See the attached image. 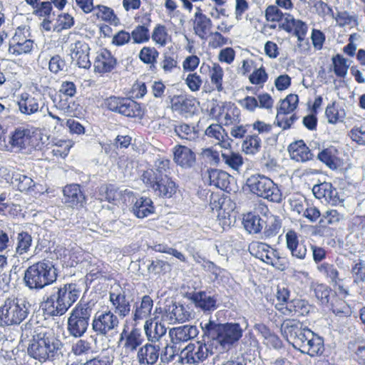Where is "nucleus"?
Wrapping results in <instances>:
<instances>
[{
  "label": "nucleus",
  "mask_w": 365,
  "mask_h": 365,
  "mask_svg": "<svg viewBox=\"0 0 365 365\" xmlns=\"http://www.w3.org/2000/svg\"><path fill=\"white\" fill-rule=\"evenodd\" d=\"M246 185L252 194L272 202L282 200V192L277 184L263 175H252L247 178Z\"/></svg>",
  "instance_id": "0eeeda50"
},
{
  "label": "nucleus",
  "mask_w": 365,
  "mask_h": 365,
  "mask_svg": "<svg viewBox=\"0 0 365 365\" xmlns=\"http://www.w3.org/2000/svg\"><path fill=\"white\" fill-rule=\"evenodd\" d=\"M298 345V349L304 354H307L310 356H316L320 355L324 351V341L322 338L319 336L315 333L311 336V338L307 341L304 345L298 340L297 342Z\"/></svg>",
  "instance_id": "72a5a7b5"
},
{
  "label": "nucleus",
  "mask_w": 365,
  "mask_h": 365,
  "mask_svg": "<svg viewBox=\"0 0 365 365\" xmlns=\"http://www.w3.org/2000/svg\"><path fill=\"white\" fill-rule=\"evenodd\" d=\"M318 272L333 286L335 291L344 298L349 295V286L344 278L340 277L336 267L328 262H323L317 265Z\"/></svg>",
  "instance_id": "4468645a"
},
{
  "label": "nucleus",
  "mask_w": 365,
  "mask_h": 365,
  "mask_svg": "<svg viewBox=\"0 0 365 365\" xmlns=\"http://www.w3.org/2000/svg\"><path fill=\"white\" fill-rule=\"evenodd\" d=\"M204 332L223 349H230L243 335V329L239 323H216L210 320L202 327Z\"/></svg>",
  "instance_id": "39448f33"
},
{
  "label": "nucleus",
  "mask_w": 365,
  "mask_h": 365,
  "mask_svg": "<svg viewBox=\"0 0 365 365\" xmlns=\"http://www.w3.org/2000/svg\"><path fill=\"white\" fill-rule=\"evenodd\" d=\"M32 237L26 231H21L16 237V254L21 256L26 254L32 245Z\"/></svg>",
  "instance_id": "5fc2aeb1"
},
{
  "label": "nucleus",
  "mask_w": 365,
  "mask_h": 365,
  "mask_svg": "<svg viewBox=\"0 0 365 365\" xmlns=\"http://www.w3.org/2000/svg\"><path fill=\"white\" fill-rule=\"evenodd\" d=\"M154 302L149 295L143 296L133 306V320L138 322L140 320L147 319L151 315Z\"/></svg>",
  "instance_id": "c85d7f7f"
},
{
  "label": "nucleus",
  "mask_w": 365,
  "mask_h": 365,
  "mask_svg": "<svg viewBox=\"0 0 365 365\" xmlns=\"http://www.w3.org/2000/svg\"><path fill=\"white\" fill-rule=\"evenodd\" d=\"M240 113V110L234 103L226 104L223 107V124L225 126L237 125L241 120Z\"/></svg>",
  "instance_id": "c03bdc74"
},
{
  "label": "nucleus",
  "mask_w": 365,
  "mask_h": 365,
  "mask_svg": "<svg viewBox=\"0 0 365 365\" xmlns=\"http://www.w3.org/2000/svg\"><path fill=\"white\" fill-rule=\"evenodd\" d=\"M34 41L25 28L19 26L9 42L8 52L14 56L31 54L34 48Z\"/></svg>",
  "instance_id": "9b49d317"
},
{
  "label": "nucleus",
  "mask_w": 365,
  "mask_h": 365,
  "mask_svg": "<svg viewBox=\"0 0 365 365\" xmlns=\"http://www.w3.org/2000/svg\"><path fill=\"white\" fill-rule=\"evenodd\" d=\"M205 135L210 138H214L220 147L228 149L231 148L230 138L223 127L217 123H212L205 130Z\"/></svg>",
  "instance_id": "473e14b6"
},
{
  "label": "nucleus",
  "mask_w": 365,
  "mask_h": 365,
  "mask_svg": "<svg viewBox=\"0 0 365 365\" xmlns=\"http://www.w3.org/2000/svg\"><path fill=\"white\" fill-rule=\"evenodd\" d=\"M98 199L101 202H108L113 205H117L120 202L127 205V200L134 198V192L133 191L125 190H120L119 187L110 183H105L98 187Z\"/></svg>",
  "instance_id": "2eb2a0df"
},
{
  "label": "nucleus",
  "mask_w": 365,
  "mask_h": 365,
  "mask_svg": "<svg viewBox=\"0 0 365 365\" xmlns=\"http://www.w3.org/2000/svg\"><path fill=\"white\" fill-rule=\"evenodd\" d=\"M29 307V303L25 299L15 297L6 298L0 307V325H19L28 317Z\"/></svg>",
  "instance_id": "423d86ee"
},
{
  "label": "nucleus",
  "mask_w": 365,
  "mask_h": 365,
  "mask_svg": "<svg viewBox=\"0 0 365 365\" xmlns=\"http://www.w3.org/2000/svg\"><path fill=\"white\" fill-rule=\"evenodd\" d=\"M299 96L297 94H288L284 99L279 101V105L277 108V110L288 113L290 114L295 113L294 110L298 107Z\"/></svg>",
  "instance_id": "13d9d810"
},
{
  "label": "nucleus",
  "mask_w": 365,
  "mask_h": 365,
  "mask_svg": "<svg viewBox=\"0 0 365 365\" xmlns=\"http://www.w3.org/2000/svg\"><path fill=\"white\" fill-rule=\"evenodd\" d=\"M297 119L298 115L297 113L290 114L277 110L274 124L283 130H286L290 129Z\"/></svg>",
  "instance_id": "6e6d98bb"
},
{
  "label": "nucleus",
  "mask_w": 365,
  "mask_h": 365,
  "mask_svg": "<svg viewBox=\"0 0 365 365\" xmlns=\"http://www.w3.org/2000/svg\"><path fill=\"white\" fill-rule=\"evenodd\" d=\"M63 344L54 331L48 328L35 331L28 347L29 354L43 363L53 361L59 355Z\"/></svg>",
  "instance_id": "f03ea898"
},
{
  "label": "nucleus",
  "mask_w": 365,
  "mask_h": 365,
  "mask_svg": "<svg viewBox=\"0 0 365 365\" xmlns=\"http://www.w3.org/2000/svg\"><path fill=\"white\" fill-rule=\"evenodd\" d=\"M255 329L257 330L262 336L267 340V344H272L277 348L281 346V341L279 337L272 334L270 329L264 324H260L255 325Z\"/></svg>",
  "instance_id": "338daca9"
},
{
  "label": "nucleus",
  "mask_w": 365,
  "mask_h": 365,
  "mask_svg": "<svg viewBox=\"0 0 365 365\" xmlns=\"http://www.w3.org/2000/svg\"><path fill=\"white\" fill-rule=\"evenodd\" d=\"M25 1L32 8V14L39 19L51 17L53 11L51 2L48 1L40 2V0H25Z\"/></svg>",
  "instance_id": "79ce46f5"
},
{
  "label": "nucleus",
  "mask_w": 365,
  "mask_h": 365,
  "mask_svg": "<svg viewBox=\"0 0 365 365\" xmlns=\"http://www.w3.org/2000/svg\"><path fill=\"white\" fill-rule=\"evenodd\" d=\"M314 292L316 297L322 304H329V296L331 293V288L325 284H317L314 286Z\"/></svg>",
  "instance_id": "774afa93"
},
{
  "label": "nucleus",
  "mask_w": 365,
  "mask_h": 365,
  "mask_svg": "<svg viewBox=\"0 0 365 365\" xmlns=\"http://www.w3.org/2000/svg\"><path fill=\"white\" fill-rule=\"evenodd\" d=\"M40 101V98L23 92L18 96L17 106L22 114L31 115L39 111Z\"/></svg>",
  "instance_id": "cd10ccee"
},
{
  "label": "nucleus",
  "mask_w": 365,
  "mask_h": 365,
  "mask_svg": "<svg viewBox=\"0 0 365 365\" xmlns=\"http://www.w3.org/2000/svg\"><path fill=\"white\" fill-rule=\"evenodd\" d=\"M62 193V202L67 207L79 210L86 204L87 197L80 184H67L63 187Z\"/></svg>",
  "instance_id": "dca6fc26"
},
{
  "label": "nucleus",
  "mask_w": 365,
  "mask_h": 365,
  "mask_svg": "<svg viewBox=\"0 0 365 365\" xmlns=\"http://www.w3.org/2000/svg\"><path fill=\"white\" fill-rule=\"evenodd\" d=\"M155 170L148 169L142 175V180L148 189L163 198H170L177 192L178 185L169 177L171 161L167 158H159L155 163Z\"/></svg>",
  "instance_id": "f257e3e1"
},
{
  "label": "nucleus",
  "mask_w": 365,
  "mask_h": 365,
  "mask_svg": "<svg viewBox=\"0 0 365 365\" xmlns=\"http://www.w3.org/2000/svg\"><path fill=\"white\" fill-rule=\"evenodd\" d=\"M159 55L160 53L156 48L145 46L139 51L138 58L144 64L149 65L152 68H155Z\"/></svg>",
  "instance_id": "8fccbe9b"
},
{
  "label": "nucleus",
  "mask_w": 365,
  "mask_h": 365,
  "mask_svg": "<svg viewBox=\"0 0 365 365\" xmlns=\"http://www.w3.org/2000/svg\"><path fill=\"white\" fill-rule=\"evenodd\" d=\"M105 106L108 110L128 118L142 120L145 113L143 104L130 98L111 96L105 100Z\"/></svg>",
  "instance_id": "1a4fd4ad"
},
{
  "label": "nucleus",
  "mask_w": 365,
  "mask_h": 365,
  "mask_svg": "<svg viewBox=\"0 0 365 365\" xmlns=\"http://www.w3.org/2000/svg\"><path fill=\"white\" fill-rule=\"evenodd\" d=\"M120 324L119 319L112 310L98 311L92 321L93 331L101 336H108L113 334Z\"/></svg>",
  "instance_id": "f8f14e48"
},
{
  "label": "nucleus",
  "mask_w": 365,
  "mask_h": 365,
  "mask_svg": "<svg viewBox=\"0 0 365 365\" xmlns=\"http://www.w3.org/2000/svg\"><path fill=\"white\" fill-rule=\"evenodd\" d=\"M210 185H213L222 190L229 188L230 175L225 171L215 168L208 169L207 171Z\"/></svg>",
  "instance_id": "c9c22d12"
},
{
  "label": "nucleus",
  "mask_w": 365,
  "mask_h": 365,
  "mask_svg": "<svg viewBox=\"0 0 365 365\" xmlns=\"http://www.w3.org/2000/svg\"><path fill=\"white\" fill-rule=\"evenodd\" d=\"M127 202H132L131 212L137 217L143 219L155 212V205L153 200L145 196L137 197L134 194V198L127 200Z\"/></svg>",
  "instance_id": "393cba45"
},
{
  "label": "nucleus",
  "mask_w": 365,
  "mask_h": 365,
  "mask_svg": "<svg viewBox=\"0 0 365 365\" xmlns=\"http://www.w3.org/2000/svg\"><path fill=\"white\" fill-rule=\"evenodd\" d=\"M151 22L150 15L148 14H144L141 21L142 24L137 25L130 33L133 43L141 44L150 41V26Z\"/></svg>",
  "instance_id": "c756f323"
},
{
  "label": "nucleus",
  "mask_w": 365,
  "mask_h": 365,
  "mask_svg": "<svg viewBox=\"0 0 365 365\" xmlns=\"http://www.w3.org/2000/svg\"><path fill=\"white\" fill-rule=\"evenodd\" d=\"M299 237L294 230H289L285 235L286 245L292 257L302 260L307 257V248L304 241H299Z\"/></svg>",
  "instance_id": "5701e85b"
},
{
  "label": "nucleus",
  "mask_w": 365,
  "mask_h": 365,
  "mask_svg": "<svg viewBox=\"0 0 365 365\" xmlns=\"http://www.w3.org/2000/svg\"><path fill=\"white\" fill-rule=\"evenodd\" d=\"M31 138L29 129L18 128L12 133L9 143L13 147L25 148L26 145L30 143Z\"/></svg>",
  "instance_id": "49530a36"
},
{
  "label": "nucleus",
  "mask_w": 365,
  "mask_h": 365,
  "mask_svg": "<svg viewBox=\"0 0 365 365\" xmlns=\"http://www.w3.org/2000/svg\"><path fill=\"white\" fill-rule=\"evenodd\" d=\"M192 299L196 307L204 311L215 310L217 308V300L214 297L209 296L205 292H200L193 295Z\"/></svg>",
  "instance_id": "de8ad7c7"
},
{
  "label": "nucleus",
  "mask_w": 365,
  "mask_h": 365,
  "mask_svg": "<svg viewBox=\"0 0 365 365\" xmlns=\"http://www.w3.org/2000/svg\"><path fill=\"white\" fill-rule=\"evenodd\" d=\"M224 71L219 63H214L210 69V81L215 89L221 92L223 91Z\"/></svg>",
  "instance_id": "bf43d9fd"
},
{
  "label": "nucleus",
  "mask_w": 365,
  "mask_h": 365,
  "mask_svg": "<svg viewBox=\"0 0 365 365\" xmlns=\"http://www.w3.org/2000/svg\"><path fill=\"white\" fill-rule=\"evenodd\" d=\"M244 227L250 233H259L263 228L262 220L259 215L248 212L243 217Z\"/></svg>",
  "instance_id": "864d4df0"
},
{
  "label": "nucleus",
  "mask_w": 365,
  "mask_h": 365,
  "mask_svg": "<svg viewBox=\"0 0 365 365\" xmlns=\"http://www.w3.org/2000/svg\"><path fill=\"white\" fill-rule=\"evenodd\" d=\"M197 100L187 93L173 95L170 98V108L182 116L192 115L197 110Z\"/></svg>",
  "instance_id": "f3484780"
},
{
  "label": "nucleus",
  "mask_w": 365,
  "mask_h": 365,
  "mask_svg": "<svg viewBox=\"0 0 365 365\" xmlns=\"http://www.w3.org/2000/svg\"><path fill=\"white\" fill-rule=\"evenodd\" d=\"M173 160L177 165L184 169L193 168L197 161L195 153L183 145H176L173 148Z\"/></svg>",
  "instance_id": "412c9836"
},
{
  "label": "nucleus",
  "mask_w": 365,
  "mask_h": 365,
  "mask_svg": "<svg viewBox=\"0 0 365 365\" xmlns=\"http://www.w3.org/2000/svg\"><path fill=\"white\" fill-rule=\"evenodd\" d=\"M291 15L290 14H284L277 6L269 5L264 11V17L267 22L270 23L269 25V29H276L277 24L279 25L281 21H284L286 16Z\"/></svg>",
  "instance_id": "ea45409f"
},
{
  "label": "nucleus",
  "mask_w": 365,
  "mask_h": 365,
  "mask_svg": "<svg viewBox=\"0 0 365 365\" xmlns=\"http://www.w3.org/2000/svg\"><path fill=\"white\" fill-rule=\"evenodd\" d=\"M57 278V269L52 262L44 259L27 267L24 282L29 289L39 291L53 284Z\"/></svg>",
  "instance_id": "20e7f679"
},
{
  "label": "nucleus",
  "mask_w": 365,
  "mask_h": 365,
  "mask_svg": "<svg viewBox=\"0 0 365 365\" xmlns=\"http://www.w3.org/2000/svg\"><path fill=\"white\" fill-rule=\"evenodd\" d=\"M109 302L113 312L118 318L128 317L131 311V301L125 290L120 289L109 292Z\"/></svg>",
  "instance_id": "6ab92c4d"
},
{
  "label": "nucleus",
  "mask_w": 365,
  "mask_h": 365,
  "mask_svg": "<svg viewBox=\"0 0 365 365\" xmlns=\"http://www.w3.org/2000/svg\"><path fill=\"white\" fill-rule=\"evenodd\" d=\"M269 75L266 71L265 67L261 65L260 67L256 68L248 76L249 81L251 84L263 87L264 83L267 81Z\"/></svg>",
  "instance_id": "e2e57ef3"
},
{
  "label": "nucleus",
  "mask_w": 365,
  "mask_h": 365,
  "mask_svg": "<svg viewBox=\"0 0 365 365\" xmlns=\"http://www.w3.org/2000/svg\"><path fill=\"white\" fill-rule=\"evenodd\" d=\"M194 15L193 30L195 34L202 40H207L212 26V20L207 17L200 6Z\"/></svg>",
  "instance_id": "a878e982"
},
{
  "label": "nucleus",
  "mask_w": 365,
  "mask_h": 365,
  "mask_svg": "<svg viewBox=\"0 0 365 365\" xmlns=\"http://www.w3.org/2000/svg\"><path fill=\"white\" fill-rule=\"evenodd\" d=\"M188 360L192 363H199L204 361L208 356V349L205 344L197 342L192 349L188 351Z\"/></svg>",
  "instance_id": "052dcab7"
},
{
  "label": "nucleus",
  "mask_w": 365,
  "mask_h": 365,
  "mask_svg": "<svg viewBox=\"0 0 365 365\" xmlns=\"http://www.w3.org/2000/svg\"><path fill=\"white\" fill-rule=\"evenodd\" d=\"M143 341L141 331L138 328H133L125 336L123 347L131 352L135 351Z\"/></svg>",
  "instance_id": "09e8293b"
},
{
  "label": "nucleus",
  "mask_w": 365,
  "mask_h": 365,
  "mask_svg": "<svg viewBox=\"0 0 365 365\" xmlns=\"http://www.w3.org/2000/svg\"><path fill=\"white\" fill-rule=\"evenodd\" d=\"M344 215L335 209H330L324 212L319 220V226L322 228H328L330 225H335L342 221Z\"/></svg>",
  "instance_id": "3c124183"
},
{
  "label": "nucleus",
  "mask_w": 365,
  "mask_h": 365,
  "mask_svg": "<svg viewBox=\"0 0 365 365\" xmlns=\"http://www.w3.org/2000/svg\"><path fill=\"white\" fill-rule=\"evenodd\" d=\"M160 356V347L150 343H147L140 347L137 353L139 365H154Z\"/></svg>",
  "instance_id": "7c9ffc66"
},
{
  "label": "nucleus",
  "mask_w": 365,
  "mask_h": 365,
  "mask_svg": "<svg viewBox=\"0 0 365 365\" xmlns=\"http://www.w3.org/2000/svg\"><path fill=\"white\" fill-rule=\"evenodd\" d=\"M288 152L291 159L298 163H306L312 160L314 155L303 140H295L288 146Z\"/></svg>",
  "instance_id": "bb28decb"
},
{
  "label": "nucleus",
  "mask_w": 365,
  "mask_h": 365,
  "mask_svg": "<svg viewBox=\"0 0 365 365\" xmlns=\"http://www.w3.org/2000/svg\"><path fill=\"white\" fill-rule=\"evenodd\" d=\"M317 159L331 170H336L342 165L339 151L334 146L323 148L317 155Z\"/></svg>",
  "instance_id": "2f4dec72"
},
{
  "label": "nucleus",
  "mask_w": 365,
  "mask_h": 365,
  "mask_svg": "<svg viewBox=\"0 0 365 365\" xmlns=\"http://www.w3.org/2000/svg\"><path fill=\"white\" fill-rule=\"evenodd\" d=\"M327 306L337 316H344L349 312V307L346 302L336 294L333 295L331 301Z\"/></svg>",
  "instance_id": "0e129e2a"
},
{
  "label": "nucleus",
  "mask_w": 365,
  "mask_h": 365,
  "mask_svg": "<svg viewBox=\"0 0 365 365\" xmlns=\"http://www.w3.org/2000/svg\"><path fill=\"white\" fill-rule=\"evenodd\" d=\"M279 29L292 34L299 42L304 40L308 31L307 24L300 19H294L292 14L286 16L285 21L279 25Z\"/></svg>",
  "instance_id": "4be33fe9"
},
{
  "label": "nucleus",
  "mask_w": 365,
  "mask_h": 365,
  "mask_svg": "<svg viewBox=\"0 0 365 365\" xmlns=\"http://www.w3.org/2000/svg\"><path fill=\"white\" fill-rule=\"evenodd\" d=\"M303 329L302 323L294 319H287L281 325L282 334L290 344L294 336L298 335Z\"/></svg>",
  "instance_id": "4c0bfd02"
},
{
  "label": "nucleus",
  "mask_w": 365,
  "mask_h": 365,
  "mask_svg": "<svg viewBox=\"0 0 365 365\" xmlns=\"http://www.w3.org/2000/svg\"><path fill=\"white\" fill-rule=\"evenodd\" d=\"M117 65V59L107 48H101L97 53L93 63L94 72L103 75L111 72Z\"/></svg>",
  "instance_id": "aec40b11"
},
{
  "label": "nucleus",
  "mask_w": 365,
  "mask_h": 365,
  "mask_svg": "<svg viewBox=\"0 0 365 365\" xmlns=\"http://www.w3.org/2000/svg\"><path fill=\"white\" fill-rule=\"evenodd\" d=\"M92 308L88 303L80 301L71 311L67 320V331L75 338H81L87 331Z\"/></svg>",
  "instance_id": "6e6552de"
},
{
  "label": "nucleus",
  "mask_w": 365,
  "mask_h": 365,
  "mask_svg": "<svg viewBox=\"0 0 365 365\" xmlns=\"http://www.w3.org/2000/svg\"><path fill=\"white\" fill-rule=\"evenodd\" d=\"M150 38L158 48L165 47L172 41V36L169 34L167 26L162 24H157L151 34Z\"/></svg>",
  "instance_id": "e433bc0d"
},
{
  "label": "nucleus",
  "mask_w": 365,
  "mask_h": 365,
  "mask_svg": "<svg viewBox=\"0 0 365 365\" xmlns=\"http://www.w3.org/2000/svg\"><path fill=\"white\" fill-rule=\"evenodd\" d=\"M325 117L329 123L336 125L344 121L346 111L336 101H334L327 105L325 109Z\"/></svg>",
  "instance_id": "58836bf2"
},
{
  "label": "nucleus",
  "mask_w": 365,
  "mask_h": 365,
  "mask_svg": "<svg viewBox=\"0 0 365 365\" xmlns=\"http://www.w3.org/2000/svg\"><path fill=\"white\" fill-rule=\"evenodd\" d=\"M222 162L225 165L234 171H239L244 164L242 155L232 150L222 152L221 154Z\"/></svg>",
  "instance_id": "37998d69"
},
{
  "label": "nucleus",
  "mask_w": 365,
  "mask_h": 365,
  "mask_svg": "<svg viewBox=\"0 0 365 365\" xmlns=\"http://www.w3.org/2000/svg\"><path fill=\"white\" fill-rule=\"evenodd\" d=\"M262 146V140L257 134L248 135L242 144V151L247 155L257 153Z\"/></svg>",
  "instance_id": "603ef678"
},
{
  "label": "nucleus",
  "mask_w": 365,
  "mask_h": 365,
  "mask_svg": "<svg viewBox=\"0 0 365 365\" xmlns=\"http://www.w3.org/2000/svg\"><path fill=\"white\" fill-rule=\"evenodd\" d=\"M312 192L316 198L324 200L331 206L343 205V199L336 187L331 182H324L314 185Z\"/></svg>",
  "instance_id": "a211bd4d"
},
{
  "label": "nucleus",
  "mask_w": 365,
  "mask_h": 365,
  "mask_svg": "<svg viewBox=\"0 0 365 365\" xmlns=\"http://www.w3.org/2000/svg\"><path fill=\"white\" fill-rule=\"evenodd\" d=\"M290 292L284 287L277 286L275 294L277 302L274 304L276 309L285 316H300L304 315L307 311L304 301L294 299L289 300Z\"/></svg>",
  "instance_id": "9d476101"
},
{
  "label": "nucleus",
  "mask_w": 365,
  "mask_h": 365,
  "mask_svg": "<svg viewBox=\"0 0 365 365\" xmlns=\"http://www.w3.org/2000/svg\"><path fill=\"white\" fill-rule=\"evenodd\" d=\"M90 47L83 40L76 41L71 45V56L79 68H89L91 66L89 59Z\"/></svg>",
  "instance_id": "b1692460"
},
{
  "label": "nucleus",
  "mask_w": 365,
  "mask_h": 365,
  "mask_svg": "<svg viewBox=\"0 0 365 365\" xmlns=\"http://www.w3.org/2000/svg\"><path fill=\"white\" fill-rule=\"evenodd\" d=\"M332 68L336 76L339 78H344L347 74L349 65L347 60L341 54H336L331 58Z\"/></svg>",
  "instance_id": "680f3d73"
},
{
  "label": "nucleus",
  "mask_w": 365,
  "mask_h": 365,
  "mask_svg": "<svg viewBox=\"0 0 365 365\" xmlns=\"http://www.w3.org/2000/svg\"><path fill=\"white\" fill-rule=\"evenodd\" d=\"M350 273L354 284L363 283L365 281V261L361 259L354 260L351 266Z\"/></svg>",
  "instance_id": "4d7b16f0"
},
{
  "label": "nucleus",
  "mask_w": 365,
  "mask_h": 365,
  "mask_svg": "<svg viewBox=\"0 0 365 365\" xmlns=\"http://www.w3.org/2000/svg\"><path fill=\"white\" fill-rule=\"evenodd\" d=\"M81 290L76 282L66 283L58 288L42 304L45 314L57 317L63 315L78 299Z\"/></svg>",
  "instance_id": "7ed1b4c3"
},
{
  "label": "nucleus",
  "mask_w": 365,
  "mask_h": 365,
  "mask_svg": "<svg viewBox=\"0 0 365 365\" xmlns=\"http://www.w3.org/2000/svg\"><path fill=\"white\" fill-rule=\"evenodd\" d=\"M144 329L148 341L152 342L158 341L167 331L165 327L162 323L155 322L153 326V322L149 320H146Z\"/></svg>",
  "instance_id": "a18cd8bd"
},
{
  "label": "nucleus",
  "mask_w": 365,
  "mask_h": 365,
  "mask_svg": "<svg viewBox=\"0 0 365 365\" xmlns=\"http://www.w3.org/2000/svg\"><path fill=\"white\" fill-rule=\"evenodd\" d=\"M94 10L96 11V15L97 18L101 21L108 23H115L118 19L113 9L108 6L97 5Z\"/></svg>",
  "instance_id": "69168bd1"
},
{
  "label": "nucleus",
  "mask_w": 365,
  "mask_h": 365,
  "mask_svg": "<svg viewBox=\"0 0 365 365\" xmlns=\"http://www.w3.org/2000/svg\"><path fill=\"white\" fill-rule=\"evenodd\" d=\"M248 250L252 256L259 259L266 264H270L279 269H284V265L281 263L282 257H279L278 251L268 244L254 241L250 244Z\"/></svg>",
  "instance_id": "ddd939ff"
},
{
  "label": "nucleus",
  "mask_w": 365,
  "mask_h": 365,
  "mask_svg": "<svg viewBox=\"0 0 365 365\" xmlns=\"http://www.w3.org/2000/svg\"><path fill=\"white\" fill-rule=\"evenodd\" d=\"M174 131L182 140L195 141L199 138L197 126L185 123H180L175 125Z\"/></svg>",
  "instance_id": "a19ab883"
},
{
  "label": "nucleus",
  "mask_w": 365,
  "mask_h": 365,
  "mask_svg": "<svg viewBox=\"0 0 365 365\" xmlns=\"http://www.w3.org/2000/svg\"><path fill=\"white\" fill-rule=\"evenodd\" d=\"M197 334V328L191 325L180 326L170 330L171 339L175 344L187 341L196 337Z\"/></svg>",
  "instance_id": "f704fd0d"
}]
</instances>
